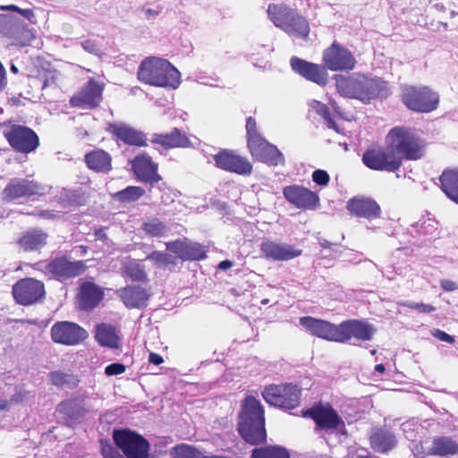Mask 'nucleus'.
<instances>
[{
	"mask_svg": "<svg viewBox=\"0 0 458 458\" xmlns=\"http://www.w3.org/2000/svg\"><path fill=\"white\" fill-rule=\"evenodd\" d=\"M300 395V389L293 384L272 385L262 392V396L267 403L284 409H293L298 406Z\"/></svg>",
	"mask_w": 458,
	"mask_h": 458,
	"instance_id": "obj_8",
	"label": "nucleus"
},
{
	"mask_svg": "<svg viewBox=\"0 0 458 458\" xmlns=\"http://www.w3.org/2000/svg\"><path fill=\"white\" fill-rule=\"evenodd\" d=\"M101 453L104 458H114V449L108 443L107 439L101 437L100 440Z\"/></svg>",
	"mask_w": 458,
	"mask_h": 458,
	"instance_id": "obj_57",
	"label": "nucleus"
},
{
	"mask_svg": "<svg viewBox=\"0 0 458 458\" xmlns=\"http://www.w3.org/2000/svg\"><path fill=\"white\" fill-rule=\"evenodd\" d=\"M431 455L446 456L458 454V444L449 437H437L428 450Z\"/></svg>",
	"mask_w": 458,
	"mask_h": 458,
	"instance_id": "obj_30",
	"label": "nucleus"
},
{
	"mask_svg": "<svg viewBox=\"0 0 458 458\" xmlns=\"http://www.w3.org/2000/svg\"><path fill=\"white\" fill-rule=\"evenodd\" d=\"M395 436L387 430L380 429L370 437L371 447L379 453H387L396 445Z\"/></svg>",
	"mask_w": 458,
	"mask_h": 458,
	"instance_id": "obj_31",
	"label": "nucleus"
},
{
	"mask_svg": "<svg viewBox=\"0 0 458 458\" xmlns=\"http://www.w3.org/2000/svg\"><path fill=\"white\" fill-rule=\"evenodd\" d=\"M47 243V234L42 231L31 230L27 232L19 241L21 248L25 251L36 250Z\"/></svg>",
	"mask_w": 458,
	"mask_h": 458,
	"instance_id": "obj_35",
	"label": "nucleus"
},
{
	"mask_svg": "<svg viewBox=\"0 0 458 458\" xmlns=\"http://www.w3.org/2000/svg\"><path fill=\"white\" fill-rule=\"evenodd\" d=\"M57 411L61 413H64L71 420H77L80 417L84 414V410L82 408L78 407L72 402H64L58 405Z\"/></svg>",
	"mask_w": 458,
	"mask_h": 458,
	"instance_id": "obj_50",
	"label": "nucleus"
},
{
	"mask_svg": "<svg viewBox=\"0 0 458 458\" xmlns=\"http://www.w3.org/2000/svg\"><path fill=\"white\" fill-rule=\"evenodd\" d=\"M15 151L20 153H29L34 151L38 145H12Z\"/></svg>",
	"mask_w": 458,
	"mask_h": 458,
	"instance_id": "obj_61",
	"label": "nucleus"
},
{
	"mask_svg": "<svg viewBox=\"0 0 458 458\" xmlns=\"http://www.w3.org/2000/svg\"><path fill=\"white\" fill-rule=\"evenodd\" d=\"M290 65L297 74L319 86H325L328 81V72L323 63L315 64L293 56L290 59Z\"/></svg>",
	"mask_w": 458,
	"mask_h": 458,
	"instance_id": "obj_12",
	"label": "nucleus"
},
{
	"mask_svg": "<svg viewBox=\"0 0 458 458\" xmlns=\"http://www.w3.org/2000/svg\"><path fill=\"white\" fill-rule=\"evenodd\" d=\"M386 143H417L415 130L403 126H396L389 131L386 138Z\"/></svg>",
	"mask_w": 458,
	"mask_h": 458,
	"instance_id": "obj_33",
	"label": "nucleus"
},
{
	"mask_svg": "<svg viewBox=\"0 0 458 458\" xmlns=\"http://www.w3.org/2000/svg\"><path fill=\"white\" fill-rule=\"evenodd\" d=\"M53 385L72 389L78 385L79 379L72 374L64 373L62 371H55L50 375Z\"/></svg>",
	"mask_w": 458,
	"mask_h": 458,
	"instance_id": "obj_44",
	"label": "nucleus"
},
{
	"mask_svg": "<svg viewBox=\"0 0 458 458\" xmlns=\"http://www.w3.org/2000/svg\"><path fill=\"white\" fill-rule=\"evenodd\" d=\"M51 336L54 342L75 345L85 340L89 334L81 326L68 321L55 323L51 329Z\"/></svg>",
	"mask_w": 458,
	"mask_h": 458,
	"instance_id": "obj_13",
	"label": "nucleus"
},
{
	"mask_svg": "<svg viewBox=\"0 0 458 458\" xmlns=\"http://www.w3.org/2000/svg\"><path fill=\"white\" fill-rule=\"evenodd\" d=\"M321 61L327 71L331 72H348L357 64L354 54L336 39L323 50Z\"/></svg>",
	"mask_w": 458,
	"mask_h": 458,
	"instance_id": "obj_6",
	"label": "nucleus"
},
{
	"mask_svg": "<svg viewBox=\"0 0 458 458\" xmlns=\"http://www.w3.org/2000/svg\"><path fill=\"white\" fill-rule=\"evenodd\" d=\"M13 294L19 304L31 305L43 300L45 286L34 278H24L13 286Z\"/></svg>",
	"mask_w": 458,
	"mask_h": 458,
	"instance_id": "obj_10",
	"label": "nucleus"
},
{
	"mask_svg": "<svg viewBox=\"0 0 458 458\" xmlns=\"http://www.w3.org/2000/svg\"><path fill=\"white\" fill-rule=\"evenodd\" d=\"M140 81L157 87L177 89L181 83V74L167 60L158 57L144 59L138 71Z\"/></svg>",
	"mask_w": 458,
	"mask_h": 458,
	"instance_id": "obj_2",
	"label": "nucleus"
},
{
	"mask_svg": "<svg viewBox=\"0 0 458 458\" xmlns=\"http://www.w3.org/2000/svg\"><path fill=\"white\" fill-rule=\"evenodd\" d=\"M412 424L411 422H405L402 424L403 431L405 435V437L407 439L412 440L413 436V429L411 428Z\"/></svg>",
	"mask_w": 458,
	"mask_h": 458,
	"instance_id": "obj_63",
	"label": "nucleus"
},
{
	"mask_svg": "<svg viewBox=\"0 0 458 458\" xmlns=\"http://www.w3.org/2000/svg\"><path fill=\"white\" fill-rule=\"evenodd\" d=\"M145 193V190L139 186H128L116 192V199L121 202L131 203L138 200Z\"/></svg>",
	"mask_w": 458,
	"mask_h": 458,
	"instance_id": "obj_47",
	"label": "nucleus"
},
{
	"mask_svg": "<svg viewBox=\"0 0 458 458\" xmlns=\"http://www.w3.org/2000/svg\"><path fill=\"white\" fill-rule=\"evenodd\" d=\"M123 274L133 282L148 283L149 281L144 260L127 259L123 263Z\"/></svg>",
	"mask_w": 458,
	"mask_h": 458,
	"instance_id": "obj_29",
	"label": "nucleus"
},
{
	"mask_svg": "<svg viewBox=\"0 0 458 458\" xmlns=\"http://www.w3.org/2000/svg\"><path fill=\"white\" fill-rule=\"evenodd\" d=\"M216 165L226 172L249 176L252 173V165L247 157L230 149H222L213 156Z\"/></svg>",
	"mask_w": 458,
	"mask_h": 458,
	"instance_id": "obj_11",
	"label": "nucleus"
},
{
	"mask_svg": "<svg viewBox=\"0 0 458 458\" xmlns=\"http://www.w3.org/2000/svg\"><path fill=\"white\" fill-rule=\"evenodd\" d=\"M95 337L101 345L114 347V327L112 325L98 324Z\"/></svg>",
	"mask_w": 458,
	"mask_h": 458,
	"instance_id": "obj_40",
	"label": "nucleus"
},
{
	"mask_svg": "<svg viewBox=\"0 0 458 458\" xmlns=\"http://www.w3.org/2000/svg\"><path fill=\"white\" fill-rule=\"evenodd\" d=\"M374 332L372 326L367 323L358 320H346L340 324V343L347 342L352 337L368 341L372 338Z\"/></svg>",
	"mask_w": 458,
	"mask_h": 458,
	"instance_id": "obj_21",
	"label": "nucleus"
},
{
	"mask_svg": "<svg viewBox=\"0 0 458 458\" xmlns=\"http://www.w3.org/2000/svg\"><path fill=\"white\" fill-rule=\"evenodd\" d=\"M282 30L289 36L306 41L309 39L310 26L308 20L296 10Z\"/></svg>",
	"mask_w": 458,
	"mask_h": 458,
	"instance_id": "obj_26",
	"label": "nucleus"
},
{
	"mask_svg": "<svg viewBox=\"0 0 458 458\" xmlns=\"http://www.w3.org/2000/svg\"><path fill=\"white\" fill-rule=\"evenodd\" d=\"M114 419L112 412H106L100 417V424L98 428L99 434L104 437H111L114 441V426L113 425Z\"/></svg>",
	"mask_w": 458,
	"mask_h": 458,
	"instance_id": "obj_51",
	"label": "nucleus"
},
{
	"mask_svg": "<svg viewBox=\"0 0 458 458\" xmlns=\"http://www.w3.org/2000/svg\"><path fill=\"white\" fill-rule=\"evenodd\" d=\"M142 230L151 237H162L167 234L169 228L157 218H151L142 224Z\"/></svg>",
	"mask_w": 458,
	"mask_h": 458,
	"instance_id": "obj_43",
	"label": "nucleus"
},
{
	"mask_svg": "<svg viewBox=\"0 0 458 458\" xmlns=\"http://www.w3.org/2000/svg\"><path fill=\"white\" fill-rule=\"evenodd\" d=\"M119 296L127 308L141 309L146 307L149 293L141 286L128 285L120 290Z\"/></svg>",
	"mask_w": 458,
	"mask_h": 458,
	"instance_id": "obj_24",
	"label": "nucleus"
},
{
	"mask_svg": "<svg viewBox=\"0 0 458 458\" xmlns=\"http://www.w3.org/2000/svg\"><path fill=\"white\" fill-rule=\"evenodd\" d=\"M247 143H268L258 130L256 120L250 116L246 119Z\"/></svg>",
	"mask_w": 458,
	"mask_h": 458,
	"instance_id": "obj_48",
	"label": "nucleus"
},
{
	"mask_svg": "<svg viewBox=\"0 0 458 458\" xmlns=\"http://www.w3.org/2000/svg\"><path fill=\"white\" fill-rule=\"evenodd\" d=\"M45 187L26 179L13 180L4 189L5 198L13 199L21 197L44 194Z\"/></svg>",
	"mask_w": 458,
	"mask_h": 458,
	"instance_id": "obj_22",
	"label": "nucleus"
},
{
	"mask_svg": "<svg viewBox=\"0 0 458 458\" xmlns=\"http://www.w3.org/2000/svg\"><path fill=\"white\" fill-rule=\"evenodd\" d=\"M310 106L314 111V113L324 119V121L327 123V126L329 129L334 130L337 133H342L340 127L331 117L330 109L326 104L313 99L310 101Z\"/></svg>",
	"mask_w": 458,
	"mask_h": 458,
	"instance_id": "obj_39",
	"label": "nucleus"
},
{
	"mask_svg": "<svg viewBox=\"0 0 458 458\" xmlns=\"http://www.w3.org/2000/svg\"><path fill=\"white\" fill-rule=\"evenodd\" d=\"M205 248L196 242H185L184 250L182 254L183 260H200L205 259Z\"/></svg>",
	"mask_w": 458,
	"mask_h": 458,
	"instance_id": "obj_46",
	"label": "nucleus"
},
{
	"mask_svg": "<svg viewBox=\"0 0 458 458\" xmlns=\"http://www.w3.org/2000/svg\"><path fill=\"white\" fill-rule=\"evenodd\" d=\"M116 139L123 143H146L143 132L125 124L116 123Z\"/></svg>",
	"mask_w": 458,
	"mask_h": 458,
	"instance_id": "obj_36",
	"label": "nucleus"
},
{
	"mask_svg": "<svg viewBox=\"0 0 458 458\" xmlns=\"http://www.w3.org/2000/svg\"><path fill=\"white\" fill-rule=\"evenodd\" d=\"M335 86L342 96L363 102L377 98L380 93L378 82L361 73L336 75Z\"/></svg>",
	"mask_w": 458,
	"mask_h": 458,
	"instance_id": "obj_3",
	"label": "nucleus"
},
{
	"mask_svg": "<svg viewBox=\"0 0 458 458\" xmlns=\"http://www.w3.org/2000/svg\"><path fill=\"white\" fill-rule=\"evenodd\" d=\"M411 227L419 236L433 238L437 235L438 222L427 215L421 216Z\"/></svg>",
	"mask_w": 458,
	"mask_h": 458,
	"instance_id": "obj_37",
	"label": "nucleus"
},
{
	"mask_svg": "<svg viewBox=\"0 0 458 458\" xmlns=\"http://www.w3.org/2000/svg\"><path fill=\"white\" fill-rule=\"evenodd\" d=\"M7 85L6 71L3 64L0 62V92H2Z\"/></svg>",
	"mask_w": 458,
	"mask_h": 458,
	"instance_id": "obj_62",
	"label": "nucleus"
},
{
	"mask_svg": "<svg viewBox=\"0 0 458 458\" xmlns=\"http://www.w3.org/2000/svg\"><path fill=\"white\" fill-rule=\"evenodd\" d=\"M402 101L411 111L429 113L437 108L439 96L427 86H407L402 92Z\"/></svg>",
	"mask_w": 458,
	"mask_h": 458,
	"instance_id": "obj_4",
	"label": "nucleus"
},
{
	"mask_svg": "<svg viewBox=\"0 0 458 458\" xmlns=\"http://www.w3.org/2000/svg\"><path fill=\"white\" fill-rule=\"evenodd\" d=\"M132 171L136 178L152 186L161 180L157 174V164L154 163L148 156L140 155L131 162Z\"/></svg>",
	"mask_w": 458,
	"mask_h": 458,
	"instance_id": "obj_20",
	"label": "nucleus"
},
{
	"mask_svg": "<svg viewBox=\"0 0 458 458\" xmlns=\"http://www.w3.org/2000/svg\"><path fill=\"white\" fill-rule=\"evenodd\" d=\"M88 166L98 172L109 171L112 167V157L103 150L93 151L85 157Z\"/></svg>",
	"mask_w": 458,
	"mask_h": 458,
	"instance_id": "obj_34",
	"label": "nucleus"
},
{
	"mask_svg": "<svg viewBox=\"0 0 458 458\" xmlns=\"http://www.w3.org/2000/svg\"><path fill=\"white\" fill-rule=\"evenodd\" d=\"M152 143H190L188 138L181 131L174 128L167 134H156Z\"/></svg>",
	"mask_w": 458,
	"mask_h": 458,
	"instance_id": "obj_45",
	"label": "nucleus"
},
{
	"mask_svg": "<svg viewBox=\"0 0 458 458\" xmlns=\"http://www.w3.org/2000/svg\"><path fill=\"white\" fill-rule=\"evenodd\" d=\"M400 304L408 307L411 310H415L420 313H432L437 310L436 307L422 302L403 301L401 302Z\"/></svg>",
	"mask_w": 458,
	"mask_h": 458,
	"instance_id": "obj_54",
	"label": "nucleus"
},
{
	"mask_svg": "<svg viewBox=\"0 0 458 458\" xmlns=\"http://www.w3.org/2000/svg\"><path fill=\"white\" fill-rule=\"evenodd\" d=\"M85 267L83 261H70L66 258H57L49 262L46 269L56 279L63 281L81 275Z\"/></svg>",
	"mask_w": 458,
	"mask_h": 458,
	"instance_id": "obj_18",
	"label": "nucleus"
},
{
	"mask_svg": "<svg viewBox=\"0 0 458 458\" xmlns=\"http://www.w3.org/2000/svg\"><path fill=\"white\" fill-rule=\"evenodd\" d=\"M172 454L174 458H203L198 450L184 444L174 446Z\"/></svg>",
	"mask_w": 458,
	"mask_h": 458,
	"instance_id": "obj_52",
	"label": "nucleus"
},
{
	"mask_svg": "<svg viewBox=\"0 0 458 458\" xmlns=\"http://www.w3.org/2000/svg\"><path fill=\"white\" fill-rule=\"evenodd\" d=\"M104 298V289L92 282H82L76 296L77 306L84 311L97 308Z\"/></svg>",
	"mask_w": 458,
	"mask_h": 458,
	"instance_id": "obj_19",
	"label": "nucleus"
},
{
	"mask_svg": "<svg viewBox=\"0 0 458 458\" xmlns=\"http://www.w3.org/2000/svg\"><path fill=\"white\" fill-rule=\"evenodd\" d=\"M238 431L242 438L258 445L266 440L264 410L260 403L252 396L245 398L239 415Z\"/></svg>",
	"mask_w": 458,
	"mask_h": 458,
	"instance_id": "obj_1",
	"label": "nucleus"
},
{
	"mask_svg": "<svg viewBox=\"0 0 458 458\" xmlns=\"http://www.w3.org/2000/svg\"><path fill=\"white\" fill-rule=\"evenodd\" d=\"M300 325L318 338L340 343V324L335 325L312 317H301Z\"/></svg>",
	"mask_w": 458,
	"mask_h": 458,
	"instance_id": "obj_15",
	"label": "nucleus"
},
{
	"mask_svg": "<svg viewBox=\"0 0 458 458\" xmlns=\"http://www.w3.org/2000/svg\"><path fill=\"white\" fill-rule=\"evenodd\" d=\"M396 152L403 158L417 160L424 157L426 153L425 145H394Z\"/></svg>",
	"mask_w": 458,
	"mask_h": 458,
	"instance_id": "obj_42",
	"label": "nucleus"
},
{
	"mask_svg": "<svg viewBox=\"0 0 458 458\" xmlns=\"http://www.w3.org/2000/svg\"><path fill=\"white\" fill-rule=\"evenodd\" d=\"M440 285L446 292H453L458 289V284L451 280H441Z\"/></svg>",
	"mask_w": 458,
	"mask_h": 458,
	"instance_id": "obj_60",
	"label": "nucleus"
},
{
	"mask_svg": "<svg viewBox=\"0 0 458 458\" xmlns=\"http://www.w3.org/2000/svg\"><path fill=\"white\" fill-rule=\"evenodd\" d=\"M312 179L317 184L326 186L329 182V175L326 171L318 169L313 172Z\"/></svg>",
	"mask_w": 458,
	"mask_h": 458,
	"instance_id": "obj_55",
	"label": "nucleus"
},
{
	"mask_svg": "<svg viewBox=\"0 0 458 458\" xmlns=\"http://www.w3.org/2000/svg\"><path fill=\"white\" fill-rule=\"evenodd\" d=\"M4 135L8 143H39L37 133L30 128L20 125H4Z\"/></svg>",
	"mask_w": 458,
	"mask_h": 458,
	"instance_id": "obj_25",
	"label": "nucleus"
},
{
	"mask_svg": "<svg viewBox=\"0 0 458 458\" xmlns=\"http://www.w3.org/2000/svg\"><path fill=\"white\" fill-rule=\"evenodd\" d=\"M432 335L440 341L446 342L449 344H453L454 342V336L448 335L447 333L440 329H434L432 331Z\"/></svg>",
	"mask_w": 458,
	"mask_h": 458,
	"instance_id": "obj_58",
	"label": "nucleus"
},
{
	"mask_svg": "<svg viewBox=\"0 0 458 458\" xmlns=\"http://www.w3.org/2000/svg\"><path fill=\"white\" fill-rule=\"evenodd\" d=\"M304 416L314 420L317 426L327 431L339 429L345 434L344 422L330 406H316L305 411Z\"/></svg>",
	"mask_w": 458,
	"mask_h": 458,
	"instance_id": "obj_14",
	"label": "nucleus"
},
{
	"mask_svg": "<svg viewBox=\"0 0 458 458\" xmlns=\"http://www.w3.org/2000/svg\"><path fill=\"white\" fill-rule=\"evenodd\" d=\"M252 458H290L287 450L278 445H268L255 448L252 451Z\"/></svg>",
	"mask_w": 458,
	"mask_h": 458,
	"instance_id": "obj_41",
	"label": "nucleus"
},
{
	"mask_svg": "<svg viewBox=\"0 0 458 458\" xmlns=\"http://www.w3.org/2000/svg\"><path fill=\"white\" fill-rule=\"evenodd\" d=\"M284 196L298 208L316 209L319 205L318 196L302 186L292 185L285 187Z\"/></svg>",
	"mask_w": 458,
	"mask_h": 458,
	"instance_id": "obj_17",
	"label": "nucleus"
},
{
	"mask_svg": "<svg viewBox=\"0 0 458 458\" xmlns=\"http://www.w3.org/2000/svg\"><path fill=\"white\" fill-rule=\"evenodd\" d=\"M116 447L126 458H149L148 441L130 429H116Z\"/></svg>",
	"mask_w": 458,
	"mask_h": 458,
	"instance_id": "obj_7",
	"label": "nucleus"
},
{
	"mask_svg": "<svg viewBox=\"0 0 458 458\" xmlns=\"http://www.w3.org/2000/svg\"><path fill=\"white\" fill-rule=\"evenodd\" d=\"M250 150L251 155L262 163L278 165L284 162V156L276 145H250Z\"/></svg>",
	"mask_w": 458,
	"mask_h": 458,
	"instance_id": "obj_27",
	"label": "nucleus"
},
{
	"mask_svg": "<svg viewBox=\"0 0 458 458\" xmlns=\"http://www.w3.org/2000/svg\"><path fill=\"white\" fill-rule=\"evenodd\" d=\"M35 79L40 83L41 89H44L55 82V70L44 69L42 72L38 71V74L35 75Z\"/></svg>",
	"mask_w": 458,
	"mask_h": 458,
	"instance_id": "obj_53",
	"label": "nucleus"
},
{
	"mask_svg": "<svg viewBox=\"0 0 458 458\" xmlns=\"http://www.w3.org/2000/svg\"><path fill=\"white\" fill-rule=\"evenodd\" d=\"M146 259L153 261L157 267L164 268L176 264L175 259L172 255L157 250L148 254Z\"/></svg>",
	"mask_w": 458,
	"mask_h": 458,
	"instance_id": "obj_49",
	"label": "nucleus"
},
{
	"mask_svg": "<svg viewBox=\"0 0 458 458\" xmlns=\"http://www.w3.org/2000/svg\"><path fill=\"white\" fill-rule=\"evenodd\" d=\"M260 251L263 257L273 261H286L301 254V250L293 245L271 240L261 242Z\"/></svg>",
	"mask_w": 458,
	"mask_h": 458,
	"instance_id": "obj_16",
	"label": "nucleus"
},
{
	"mask_svg": "<svg viewBox=\"0 0 458 458\" xmlns=\"http://www.w3.org/2000/svg\"><path fill=\"white\" fill-rule=\"evenodd\" d=\"M148 361L152 364H155V365H159L161 364L164 360H163V358L159 355V354H157V353H154V352H151L149 354V357H148Z\"/></svg>",
	"mask_w": 458,
	"mask_h": 458,
	"instance_id": "obj_64",
	"label": "nucleus"
},
{
	"mask_svg": "<svg viewBox=\"0 0 458 458\" xmlns=\"http://www.w3.org/2000/svg\"><path fill=\"white\" fill-rule=\"evenodd\" d=\"M9 38L12 39L13 45L25 47L31 43L34 39V35L32 30L27 26L17 24L10 29Z\"/></svg>",
	"mask_w": 458,
	"mask_h": 458,
	"instance_id": "obj_38",
	"label": "nucleus"
},
{
	"mask_svg": "<svg viewBox=\"0 0 458 458\" xmlns=\"http://www.w3.org/2000/svg\"><path fill=\"white\" fill-rule=\"evenodd\" d=\"M347 209L351 214L367 219L377 218L381 213L379 205L374 199L364 197L351 199L347 202Z\"/></svg>",
	"mask_w": 458,
	"mask_h": 458,
	"instance_id": "obj_23",
	"label": "nucleus"
},
{
	"mask_svg": "<svg viewBox=\"0 0 458 458\" xmlns=\"http://www.w3.org/2000/svg\"><path fill=\"white\" fill-rule=\"evenodd\" d=\"M184 245L185 242L176 241V242H171L166 243V249L170 250L171 252H174L177 255L178 258L181 259H182V254L184 250Z\"/></svg>",
	"mask_w": 458,
	"mask_h": 458,
	"instance_id": "obj_56",
	"label": "nucleus"
},
{
	"mask_svg": "<svg viewBox=\"0 0 458 458\" xmlns=\"http://www.w3.org/2000/svg\"><path fill=\"white\" fill-rule=\"evenodd\" d=\"M295 11L286 4H269L267 13L273 24L282 30Z\"/></svg>",
	"mask_w": 458,
	"mask_h": 458,
	"instance_id": "obj_28",
	"label": "nucleus"
},
{
	"mask_svg": "<svg viewBox=\"0 0 458 458\" xmlns=\"http://www.w3.org/2000/svg\"><path fill=\"white\" fill-rule=\"evenodd\" d=\"M104 84L99 83L94 78H90L70 98V104L73 107L81 109H93L102 101Z\"/></svg>",
	"mask_w": 458,
	"mask_h": 458,
	"instance_id": "obj_9",
	"label": "nucleus"
},
{
	"mask_svg": "<svg viewBox=\"0 0 458 458\" xmlns=\"http://www.w3.org/2000/svg\"><path fill=\"white\" fill-rule=\"evenodd\" d=\"M441 188L445 195L458 203V170H445L439 177Z\"/></svg>",
	"mask_w": 458,
	"mask_h": 458,
	"instance_id": "obj_32",
	"label": "nucleus"
},
{
	"mask_svg": "<svg viewBox=\"0 0 458 458\" xmlns=\"http://www.w3.org/2000/svg\"><path fill=\"white\" fill-rule=\"evenodd\" d=\"M82 47L87 52L91 54H98L100 51L98 45L90 39L84 40L82 42Z\"/></svg>",
	"mask_w": 458,
	"mask_h": 458,
	"instance_id": "obj_59",
	"label": "nucleus"
},
{
	"mask_svg": "<svg viewBox=\"0 0 458 458\" xmlns=\"http://www.w3.org/2000/svg\"><path fill=\"white\" fill-rule=\"evenodd\" d=\"M366 166L372 170L394 172L401 166V156L394 145L376 146L362 156Z\"/></svg>",
	"mask_w": 458,
	"mask_h": 458,
	"instance_id": "obj_5",
	"label": "nucleus"
}]
</instances>
